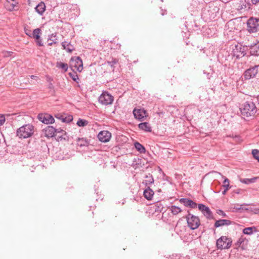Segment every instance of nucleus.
I'll return each mask as SVG.
<instances>
[{
    "mask_svg": "<svg viewBox=\"0 0 259 259\" xmlns=\"http://www.w3.org/2000/svg\"><path fill=\"white\" fill-rule=\"evenodd\" d=\"M241 114L244 117L253 116L257 112V108L252 101H247L240 107Z\"/></svg>",
    "mask_w": 259,
    "mask_h": 259,
    "instance_id": "nucleus-1",
    "label": "nucleus"
},
{
    "mask_svg": "<svg viewBox=\"0 0 259 259\" xmlns=\"http://www.w3.org/2000/svg\"><path fill=\"white\" fill-rule=\"evenodd\" d=\"M34 133V126L31 124L23 125L17 131V135L20 138H28Z\"/></svg>",
    "mask_w": 259,
    "mask_h": 259,
    "instance_id": "nucleus-2",
    "label": "nucleus"
},
{
    "mask_svg": "<svg viewBox=\"0 0 259 259\" xmlns=\"http://www.w3.org/2000/svg\"><path fill=\"white\" fill-rule=\"evenodd\" d=\"M259 71V64L250 66L246 69L243 73L244 80H250L257 77Z\"/></svg>",
    "mask_w": 259,
    "mask_h": 259,
    "instance_id": "nucleus-3",
    "label": "nucleus"
},
{
    "mask_svg": "<svg viewBox=\"0 0 259 259\" xmlns=\"http://www.w3.org/2000/svg\"><path fill=\"white\" fill-rule=\"evenodd\" d=\"M188 215L186 219L188 223V226L192 230L196 229L200 225L199 218L192 214H191L189 211H188Z\"/></svg>",
    "mask_w": 259,
    "mask_h": 259,
    "instance_id": "nucleus-4",
    "label": "nucleus"
},
{
    "mask_svg": "<svg viewBox=\"0 0 259 259\" xmlns=\"http://www.w3.org/2000/svg\"><path fill=\"white\" fill-rule=\"evenodd\" d=\"M232 240L231 238L225 236H221L216 242V246L218 249H229L232 245Z\"/></svg>",
    "mask_w": 259,
    "mask_h": 259,
    "instance_id": "nucleus-5",
    "label": "nucleus"
},
{
    "mask_svg": "<svg viewBox=\"0 0 259 259\" xmlns=\"http://www.w3.org/2000/svg\"><path fill=\"white\" fill-rule=\"evenodd\" d=\"M247 30L249 33L256 32L259 30V18H250L247 21Z\"/></svg>",
    "mask_w": 259,
    "mask_h": 259,
    "instance_id": "nucleus-6",
    "label": "nucleus"
},
{
    "mask_svg": "<svg viewBox=\"0 0 259 259\" xmlns=\"http://www.w3.org/2000/svg\"><path fill=\"white\" fill-rule=\"evenodd\" d=\"M70 67L73 69H76L78 72H81L83 69V63L81 59L79 56L71 57L70 60Z\"/></svg>",
    "mask_w": 259,
    "mask_h": 259,
    "instance_id": "nucleus-7",
    "label": "nucleus"
},
{
    "mask_svg": "<svg viewBox=\"0 0 259 259\" xmlns=\"http://www.w3.org/2000/svg\"><path fill=\"white\" fill-rule=\"evenodd\" d=\"M113 101V96L106 91L103 92L99 98V102L105 106L112 104Z\"/></svg>",
    "mask_w": 259,
    "mask_h": 259,
    "instance_id": "nucleus-8",
    "label": "nucleus"
},
{
    "mask_svg": "<svg viewBox=\"0 0 259 259\" xmlns=\"http://www.w3.org/2000/svg\"><path fill=\"white\" fill-rule=\"evenodd\" d=\"M133 113L134 117L140 121H144L148 116L147 111L144 108H135L133 110Z\"/></svg>",
    "mask_w": 259,
    "mask_h": 259,
    "instance_id": "nucleus-9",
    "label": "nucleus"
},
{
    "mask_svg": "<svg viewBox=\"0 0 259 259\" xmlns=\"http://www.w3.org/2000/svg\"><path fill=\"white\" fill-rule=\"evenodd\" d=\"M37 118L41 122L46 124H51L55 122L53 116L48 113H39L37 116Z\"/></svg>",
    "mask_w": 259,
    "mask_h": 259,
    "instance_id": "nucleus-10",
    "label": "nucleus"
},
{
    "mask_svg": "<svg viewBox=\"0 0 259 259\" xmlns=\"http://www.w3.org/2000/svg\"><path fill=\"white\" fill-rule=\"evenodd\" d=\"M233 55L238 59L246 54L245 48L241 45H235L232 51Z\"/></svg>",
    "mask_w": 259,
    "mask_h": 259,
    "instance_id": "nucleus-11",
    "label": "nucleus"
},
{
    "mask_svg": "<svg viewBox=\"0 0 259 259\" xmlns=\"http://www.w3.org/2000/svg\"><path fill=\"white\" fill-rule=\"evenodd\" d=\"M111 137V134L107 131H101L98 135V138L102 142H108Z\"/></svg>",
    "mask_w": 259,
    "mask_h": 259,
    "instance_id": "nucleus-12",
    "label": "nucleus"
},
{
    "mask_svg": "<svg viewBox=\"0 0 259 259\" xmlns=\"http://www.w3.org/2000/svg\"><path fill=\"white\" fill-rule=\"evenodd\" d=\"M248 240L243 236H241L235 243V245L237 248H240L241 249H246L247 247Z\"/></svg>",
    "mask_w": 259,
    "mask_h": 259,
    "instance_id": "nucleus-13",
    "label": "nucleus"
},
{
    "mask_svg": "<svg viewBox=\"0 0 259 259\" xmlns=\"http://www.w3.org/2000/svg\"><path fill=\"white\" fill-rule=\"evenodd\" d=\"M179 201L185 206L189 207L191 208H196L197 206V204L189 198H181Z\"/></svg>",
    "mask_w": 259,
    "mask_h": 259,
    "instance_id": "nucleus-14",
    "label": "nucleus"
},
{
    "mask_svg": "<svg viewBox=\"0 0 259 259\" xmlns=\"http://www.w3.org/2000/svg\"><path fill=\"white\" fill-rule=\"evenodd\" d=\"M45 136L47 138H52L55 136L56 132V128L53 126L48 125L43 130Z\"/></svg>",
    "mask_w": 259,
    "mask_h": 259,
    "instance_id": "nucleus-15",
    "label": "nucleus"
},
{
    "mask_svg": "<svg viewBox=\"0 0 259 259\" xmlns=\"http://www.w3.org/2000/svg\"><path fill=\"white\" fill-rule=\"evenodd\" d=\"M232 224V222L229 220L220 219L215 221L214 227L217 228L224 226H229Z\"/></svg>",
    "mask_w": 259,
    "mask_h": 259,
    "instance_id": "nucleus-16",
    "label": "nucleus"
},
{
    "mask_svg": "<svg viewBox=\"0 0 259 259\" xmlns=\"http://www.w3.org/2000/svg\"><path fill=\"white\" fill-rule=\"evenodd\" d=\"M77 145L80 148L87 147L90 144V141L87 138H78L76 139Z\"/></svg>",
    "mask_w": 259,
    "mask_h": 259,
    "instance_id": "nucleus-17",
    "label": "nucleus"
},
{
    "mask_svg": "<svg viewBox=\"0 0 259 259\" xmlns=\"http://www.w3.org/2000/svg\"><path fill=\"white\" fill-rule=\"evenodd\" d=\"M145 180L142 183L147 187H150V186L154 183V180L152 175L149 174L145 177Z\"/></svg>",
    "mask_w": 259,
    "mask_h": 259,
    "instance_id": "nucleus-18",
    "label": "nucleus"
},
{
    "mask_svg": "<svg viewBox=\"0 0 259 259\" xmlns=\"http://www.w3.org/2000/svg\"><path fill=\"white\" fill-rule=\"evenodd\" d=\"M138 128L142 131L146 132H151L152 131L151 127L150 124L147 122H144L139 123L138 125Z\"/></svg>",
    "mask_w": 259,
    "mask_h": 259,
    "instance_id": "nucleus-19",
    "label": "nucleus"
},
{
    "mask_svg": "<svg viewBox=\"0 0 259 259\" xmlns=\"http://www.w3.org/2000/svg\"><path fill=\"white\" fill-rule=\"evenodd\" d=\"M249 53L251 56H259V45L254 44L253 45H251L249 47Z\"/></svg>",
    "mask_w": 259,
    "mask_h": 259,
    "instance_id": "nucleus-20",
    "label": "nucleus"
},
{
    "mask_svg": "<svg viewBox=\"0 0 259 259\" xmlns=\"http://www.w3.org/2000/svg\"><path fill=\"white\" fill-rule=\"evenodd\" d=\"M154 194L153 191L150 187H147L144 191L143 195L146 199L150 200L152 199Z\"/></svg>",
    "mask_w": 259,
    "mask_h": 259,
    "instance_id": "nucleus-21",
    "label": "nucleus"
},
{
    "mask_svg": "<svg viewBox=\"0 0 259 259\" xmlns=\"http://www.w3.org/2000/svg\"><path fill=\"white\" fill-rule=\"evenodd\" d=\"M36 12L40 15H42L46 10V5L44 2H40L35 8Z\"/></svg>",
    "mask_w": 259,
    "mask_h": 259,
    "instance_id": "nucleus-22",
    "label": "nucleus"
},
{
    "mask_svg": "<svg viewBox=\"0 0 259 259\" xmlns=\"http://www.w3.org/2000/svg\"><path fill=\"white\" fill-rule=\"evenodd\" d=\"M48 40H50L51 42L48 43V46H52L53 44H57L58 43V39L57 38L56 33H52L48 36Z\"/></svg>",
    "mask_w": 259,
    "mask_h": 259,
    "instance_id": "nucleus-23",
    "label": "nucleus"
},
{
    "mask_svg": "<svg viewBox=\"0 0 259 259\" xmlns=\"http://www.w3.org/2000/svg\"><path fill=\"white\" fill-rule=\"evenodd\" d=\"M18 4V2L11 3L9 0H6L5 3V8L9 11H12L15 10V7Z\"/></svg>",
    "mask_w": 259,
    "mask_h": 259,
    "instance_id": "nucleus-24",
    "label": "nucleus"
},
{
    "mask_svg": "<svg viewBox=\"0 0 259 259\" xmlns=\"http://www.w3.org/2000/svg\"><path fill=\"white\" fill-rule=\"evenodd\" d=\"M61 45L63 49L69 53H71L74 50L73 46L70 42L68 43L65 41L62 42Z\"/></svg>",
    "mask_w": 259,
    "mask_h": 259,
    "instance_id": "nucleus-25",
    "label": "nucleus"
},
{
    "mask_svg": "<svg viewBox=\"0 0 259 259\" xmlns=\"http://www.w3.org/2000/svg\"><path fill=\"white\" fill-rule=\"evenodd\" d=\"M132 166L135 168H140L142 167V159L139 158H134Z\"/></svg>",
    "mask_w": 259,
    "mask_h": 259,
    "instance_id": "nucleus-26",
    "label": "nucleus"
},
{
    "mask_svg": "<svg viewBox=\"0 0 259 259\" xmlns=\"http://www.w3.org/2000/svg\"><path fill=\"white\" fill-rule=\"evenodd\" d=\"M135 147L140 153H145L146 152L145 148L140 143L136 142L134 143Z\"/></svg>",
    "mask_w": 259,
    "mask_h": 259,
    "instance_id": "nucleus-27",
    "label": "nucleus"
},
{
    "mask_svg": "<svg viewBox=\"0 0 259 259\" xmlns=\"http://www.w3.org/2000/svg\"><path fill=\"white\" fill-rule=\"evenodd\" d=\"M169 209L174 215H177L182 211L179 207L175 205L169 206Z\"/></svg>",
    "mask_w": 259,
    "mask_h": 259,
    "instance_id": "nucleus-28",
    "label": "nucleus"
},
{
    "mask_svg": "<svg viewBox=\"0 0 259 259\" xmlns=\"http://www.w3.org/2000/svg\"><path fill=\"white\" fill-rule=\"evenodd\" d=\"M155 212H165V209L163 204L161 202H157L155 204Z\"/></svg>",
    "mask_w": 259,
    "mask_h": 259,
    "instance_id": "nucleus-29",
    "label": "nucleus"
},
{
    "mask_svg": "<svg viewBox=\"0 0 259 259\" xmlns=\"http://www.w3.org/2000/svg\"><path fill=\"white\" fill-rule=\"evenodd\" d=\"M56 67L62 69L64 72L67 71L68 68L67 64L62 62H57L56 63Z\"/></svg>",
    "mask_w": 259,
    "mask_h": 259,
    "instance_id": "nucleus-30",
    "label": "nucleus"
},
{
    "mask_svg": "<svg viewBox=\"0 0 259 259\" xmlns=\"http://www.w3.org/2000/svg\"><path fill=\"white\" fill-rule=\"evenodd\" d=\"M202 213L207 219L211 220L213 219L212 213L208 207H207Z\"/></svg>",
    "mask_w": 259,
    "mask_h": 259,
    "instance_id": "nucleus-31",
    "label": "nucleus"
},
{
    "mask_svg": "<svg viewBox=\"0 0 259 259\" xmlns=\"http://www.w3.org/2000/svg\"><path fill=\"white\" fill-rule=\"evenodd\" d=\"M107 64L111 67L113 70H114L115 65L118 63V59L116 58H112L111 60L108 61Z\"/></svg>",
    "mask_w": 259,
    "mask_h": 259,
    "instance_id": "nucleus-32",
    "label": "nucleus"
},
{
    "mask_svg": "<svg viewBox=\"0 0 259 259\" xmlns=\"http://www.w3.org/2000/svg\"><path fill=\"white\" fill-rule=\"evenodd\" d=\"M104 219L101 216H98L96 218H94L93 220V226L94 227H96L97 226V224H99L100 223H102L104 221Z\"/></svg>",
    "mask_w": 259,
    "mask_h": 259,
    "instance_id": "nucleus-33",
    "label": "nucleus"
},
{
    "mask_svg": "<svg viewBox=\"0 0 259 259\" xmlns=\"http://www.w3.org/2000/svg\"><path fill=\"white\" fill-rule=\"evenodd\" d=\"M68 74L73 81L76 83H78L79 79L76 72H69Z\"/></svg>",
    "mask_w": 259,
    "mask_h": 259,
    "instance_id": "nucleus-34",
    "label": "nucleus"
},
{
    "mask_svg": "<svg viewBox=\"0 0 259 259\" xmlns=\"http://www.w3.org/2000/svg\"><path fill=\"white\" fill-rule=\"evenodd\" d=\"M256 180V178H253L251 179H243L240 180V181L244 184H249L251 183H254L255 180Z\"/></svg>",
    "mask_w": 259,
    "mask_h": 259,
    "instance_id": "nucleus-35",
    "label": "nucleus"
},
{
    "mask_svg": "<svg viewBox=\"0 0 259 259\" xmlns=\"http://www.w3.org/2000/svg\"><path fill=\"white\" fill-rule=\"evenodd\" d=\"M253 229H255V228L254 227L245 228L243 230V233L246 235H251L253 233Z\"/></svg>",
    "mask_w": 259,
    "mask_h": 259,
    "instance_id": "nucleus-36",
    "label": "nucleus"
},
{
    "mask_svg": "<svg viewBox=\"0 0 259 259\" xmlns=\"http://www.w3.org/2000/svg\"><path fill=\"white\" fill-rule=\"evenodd\" d=\"M78 126L82 127L87 125L88 124V121L85 119H79L76 123Z\"/></svg>",
    "mask_w": 259,
    "mask_h": 259,
    "instance_id": "nucleus-37",
    "label": "nucleus"
},
{
    "mask_svg": "<svg viewBox=\"0 0 259 259\" xmlns=\"http://www.w3.org/2000/svg\"><path fill=\"white\" fill-rule=\"evenodd\" d=\"M73 120V116L71 115H69L63 117V118H61V120L63 122L69 123Z\"/></svg>",
    "mask_w": 259,
    "mask_h": 259,
    "instance_id": "nucleus-38",
    "label": "nucleus"
},
{
    "mask_svg": "<svg viewBox=\"0 0 259 259\" xmlns=\"http://www.w3.org/2000/svg\"><path fill=\"white\" fill-rule=\"evenodd\" d=\"M252 154L254 159L259 162V150L257 149H253L252 150Z\"/></svg>",
    "mask_w": 259,
    "mask_h": 259,
    "instance_id": "nucleus-39",
    "label": "nucleus"
},
{
    "mask_svg": "<svg viewBox=\"0 0 259 259\" xmlns=\"http://www.w3.org/2000/svg\"><path fill=\"white\" fill-rule=\"evenodd\" d=\"M62 135L61 136H58L57 137V141H61L62 140H68V137L66 136V133H62Z\"/></svg>",
    "mask_w": 259,
    "mask_h": 259,
    "instance_id": "nucleus-40",
    "label": "nucleus"
},
{
    "mask_svg": "<svg viewBox=\"0 0 259 259\" xmlns=\"http://www.w3.org/2000/svg\"><path fill=\"white\" fill-rule=\"evenodd\" d=\"M223 187L224 188L227 189V188L228 189H229V180L228 179L225 178V179H224V182H223Z\"/></svg>",
    "mask_w": 259,
    "mask_h": 259,
    "instance_id": "nucleus-41",
    "label": "nucleus"
},
{
    "mask_svg": "<svg viewBox=\"0 0 259 259\" xmlns=\"http://www.w3.org/2000/svg\"><path fill=\"white\" fill-rule=\"evenodd\" d=\"M207 207L208 206H206L203 204H199L198 205V209L202 212V213H203V211L205 210Z\"/></svg>",
    "mask_w": 259,
    "mask_h": 259,
    "instance_id": "nucleus-42",
    "label": "nucleus"
},
{
    "mask_svg": "<svg viewBox=\"0 0 259 259\" xmlns=\"http://www.w3.org/2000/svg\"><path fill=\"white\" fill-rule=\"evenodd\" d=\"M48 88L50 89V93L51 95H54L55 93L54 87L52 82H50L48 85Z\"/></svg>",
    "mask_w": 259,
    "mask_h": 259,
    "instance_id": "nucleus-43",
    "label": "nucleus"
},
{
    "mask_svg": "<svg viewBox=\"0 0 259 259\" xmlns=\"http://www.w3.org/2000/svg\"><path fill=\"white\" fill-rule=\"evenodd\" d=\"M41 33V30L40 28H36L33 30V33H32V36H35L36 35H39Z\"/></svg>",
    "mask_w": 259,
    "mask_h": 259,
    "instance_id": "nucleus-44",
    "label": "nucleus"
},
{
    "mask_svg": "<svg viewBox=\"0 0 259 259\" xmlns=\"http://www.w3.org/2000/svg\"><path fill=\"white\" fill-rule=\"evenodd\" d=\"M217 213L219 214L220 215H221L223 217H227V215L225 213V212L221 210V209H218L217 210Z\"/></svg>",
    "mask_w": 259,
    "mask_h": 259,
    "instance_id": "nucleus-45",
    "label": "nucleus"
},
{
    "mask_svg": "<svg viewBox=\"0 0 259 259\" xmlns=\"http://www.w3.org/2000/svg\"><path fill=\"white\" fill-rule=\"evenodd\" d=\"M6 121L5 117L3 114H0V125H3Z\"/></svg>",
    "mask_w": 259,
    "mask_h": 259,
    "instance_id": "nucleus-46",
    "label": "nucleus"
},
{
    "mask_svg": "<svg viewBox=\"0 0 259 259\" xmlns=\"http://www.w3.org/2000/svg\"><path fill=\"white\" fill-rule=\"evenodd\" d=\"M4 53V56L5 57H9L10 56H12V54H13V52H10V51H6L3 53Z\"/></svg>",
    "mask_w": 259,
    "mask_h": 259,
    "instance_id": "nucleus-47",
    "label": "nucleus"
},
{
    "mask_svg": "<svg viewBox=\"0 0 259 259\" xmlns=\"http://www.w3.org/2000/svg\"><path fill=\"white\" fill-rule=\"evenodd\" d=\"M25 33L26 34L30 37H32V33L31 31L28 29H27L25 27L24 28Z\"/></svg>",
    "mask_w": 259,
    "mask_h": 259,
    "instance_id": "nucleus-48",
    "label": "nucleus"
},
{
    "mask_svg": "<svg viewBox=\"0 0 259 259\" xmlns=\"http://www.w3.org/2000/svg\"><path fill=\"white\" fill-rule=\"evenodd\" d=\"M35 42L36 43V45L38 46L41 47L44 46V44L42 42V39L40 37H39V39L35 40Z\"/></svg>",
    "mask_w": 259,
    "mask_h": 259,
    "instance_id": "nucleus-49",
    "label": "nucleus"
},
{
    "mask_svg": "<svg viewBox=\"0 0 259 259\" xmlns=\"http://www.w3.org/2000/svg\"><path fill=\"white\" fill-rule=\"evenodd\" d=\"M56 134H58V133H65V131L63 130L62 129H61V128H56Z\"/></svg>",
    "mask_w": 259,
    "mask_h": 259,
    "instance_id": "nucleus-50",
    "label": "nucleus"
},
{
    "mask_svg": "<svg viewBox=\"0 0 259 259\" xmlns=\"http://www.w3.org/2000/svg\"><path fill=\"white\" fill-rule=\"evenodd\" d=\"M55 116L56 118H58L61 120V118H63L64 115L58 113V114H55Z\"/></svg>",
    "mask_w": 259,
    "mask_h": 259,
    "instance_id": "nucleus-51",
    "label": "nucleus"
},
{
    "mask_svg": "<svg viewBox=\"0 0 259 259\" xmlns=\"http://www.w3.org/2000/svg\"><path fill=\"white\" fill-rule=\"evenodd\" d=\"M251 2L253 5H256L259 3V0H251Z\"/></svg>",
    "mask_w": 259,
    "mask_h": 259,
    "instance_id": "nucleus-52",
    "label": "nucleus"
},
{
    "mask_svg": "<svg viewBox=\"0 0 259 259\" xmlns=\"http://www.w3.org/2000/svg\"><path fill=\"white\" fill-rule=\"evenodd\" d=\"M35 40L36 39H39V37H40V34L39 35H35V36H32Z\"/></svg>",
    "mask_w": 259,
    "mask_h": 259,
    "instance_id": "nucleus-53",
    "label": "nucleus"
},
{
    "mask_svg": "<svg viewBox=\"0 0 259 259\" xmlns=\"http://www.w3.org/2000/svg\"><path fill=\"white\" fill-rule=\"evenodd\" d=\"M234 209H235L236 211H239L242 209V208L241 207H234Z\"/></svg>",
    "mask_w": 259,
    "mask_h": 259,
    "instance_id": "nucleus-54",
    "label": "nucleus"
},
{
    "mask_svg": "<svg viewBox=\"0 0 259 259\" xmlns=\"http://www.w3.org/2000/svg\"><path fill=\"white\" fill-rule=\"evenodd\" d=\"M228 190V188H227V189L224 188V191L222 192V194H223V195H225V194H226V192L227 191V190Z\"/></svg>",
    "mask_w": 259,
    "mask_h": 259,
    "instance_id": "nucleus-55",
    "label": "nucleus"
},
{
    "mask_svg": "<svg viewBox=\"0 0 259 259\" xmlns=\"http://www.w3.org/2000/svg\"><path fill=\"white\" fill-rule=\"evenodd\" d=\"M240 191V189H237L235 190L234 192L236 194H239Z\"/></svg>",
    "mask_w": 259,
    "mask_h": 259,
    "instance_id": "nucleus-56",
    "label": "nucleus"
},
{
    "mask_svg": "<svg viewBox=\"0 0 259 259\" xmlns=\"http://www.w3.org/2000/svg\"><path fill=\"white\" fill-rule=\"evenodd\" d=\"M254 213L256 214H259V209H254Z\"/></svg>",
    "mask_w": 259,
    "mask_h": 259,
    "instance_id": "nucleus-57",
    "label": "nucleus"
},
{
    "mask_svg": "<svg viewBox=\"0 0 259 259\" xmlns=\"http://www.w3.org/2000/svg\"><path fill=\"white\" fill-rule=\"evenodd\" d=\"M47 80L50 82H51V81H52V79L51 77H47Z\"/></svg>",
    "mask_w": 259,
    "mask_h": 259,
    "instance_id": "nucleus-58",
    "label": "nucleus"
},
{
    "mask_svg": "<svg viewBox=\"0 0 259 259\" xmlns=\"http://www.w3.org/2000/svg\"><path fill=\"white\" fill-rule=\"evenodd\" d=\"M30 77H31V78H34L37 77H36V76H34V75H31V76H30Z\"/></svg>",
    "mask_w": 259,
    "mask_h": 259,
    "instance_id": "nucleus-59",
    "label": "nucleus"
},
{
    "mask_svg": "<svg viewBox=\"0 0 259 259\" xmlns=\"http://www.w3.org/2000/svg\"><path fill=\"white\" fill-rule=\"evenodd\" d=\"M178 225H179V224H178V223H177V225L176 226V228H177L178 227Z\"/></svg>",
    "mask_w": 259,
    "mask_h": 259,
    "instance_id": "nucleus-60",
    "label": "nucleus"
}]
</instances>
